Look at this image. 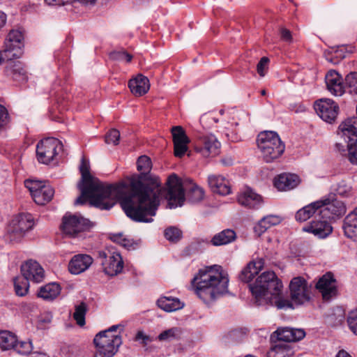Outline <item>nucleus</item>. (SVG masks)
I'll use <instances>...</instances> for the list:
<instances>
[{
	"mask_svg": "<svg viewBox=\"0 0 357 357\" xmlns=\"http://www.w3.org/2000/svg\"><path fill=\"white\" fill-rule=\"evenodd\" d=\"M79 170L82 178L78 184L81 195L75 204H83L89 199L91 206L102 210H108L120 202L128 217L137 222H150L160 204V185L158 182L144 184L133 176L130 184L124 183L105 184L93 177L89 172V164L82 159Z\"/></svg>",
	"mask_w": 357,
	"mask_h": 357,
	"instance_id": "1",
	"label": "nucleus"
},
{
	"mask_svg": "<svg viewBox=\"0 0 357 357\" xmlns=\"http://www.w3.org/2000/svg\"><path fill=\"white\" fill-rule=\"evenodd\" d=\"M249 287L258 305L268 304L278 309H288L294 308V305L304 304L310 299V287L301 277L294 278L290 282L291 301L284 298L282 296V284L273 271L261 273Z\"/></svg>",
	"mask_w": 357,
	"mask_h": 357,
	"instance_id": "2",
	"label": "nucleus"
},
{
	"mask_svg": "<svg viewBox=\"0 0 357 357\" xmlns=\"http://www.w3.org/2000/svg\"><path fill=\"white\" fill-rule=\"evenodd\" d=\"M229 277L222 266L213 265L200 269L192 280V287L206 303H210L228 292Z\"/></svg>",
	"mask_w": 357,
	"mask_h": 357,
	"instance_id": "3",
	"label": "nucleus"
},
{
	"mask_svg": "<svg viewBox=\"0 0 357 357\" xmlns=\"http://www.w3.org/2000/svg\"><path fill=\"white\" fill-rule=\"evenodd\" d=\"M168 192L167 199L169 208H176L181 206L185 200V193L183 188H185L188 192V199L192 203H196L203 199L204 190L193 183L190 178H185L181 181L176 174H171L167 179Z\"/></svg>",
	"mask_w": 357,
	"mask_h": 357,
	"instance_id": "4",
	"label": "nucleus"
},
{
	"mask_svg": "<svg viewBox=\"0 0 357 357\" xmlns=\"http://www.w3.org/2000/svg\"><path fill=\"white\" fill-rule=\"evenodd\" d=\"M338 133L344 143L337 142V150L342 155H348L349 160L357 165V117L347 119L339 126Z\"/></svg>",
	"mask_w": 357,
	"mask_h": 357,
	"instance_id": "5",
	"label": "nucleus"
},
{
	"mask_svg": "<svg viewBox=\"0 0 357 357\" xmlns=\"http://www.w3.org/2000/svg\"><path fill=\"white\" fill-rule=\"evenodd\" d=\"M257 146L266 162H272L278 159L285 149L278 135L273 131L261 132L257 137Z\"/></svg>",
	"mask_w": 357,
	"mask_h": 357,
	"instance_id": "6",
	"label": "nucleus"
},
{
	"mask_svg": "<svg viewBox=\"0 0 357 357\" xmlns=\"http://www.w3.org/2000/svg\"><path fill=\"white\" fill-rule=\"evenodd\" d=\"M34 219L30 213H20L15 217L8 229V236L10 241H19L24 234L33 229Z\"/></svg>",
	"mask_w": 357,
	"mask_h": 357,
	"instance_id": "7",
	"label": "nucleus"
},
{
	"mask_svg": "<svg viewBox=\"0 0 357 357\" xmlns=\"http://www.w3.org/2000/svg\"><path fill=\"white\" fill-rule=\"evenodd\" d=\"M94 344L100 354L106 357L113 356L122 343L119 335L109 333V331H101L93 340Z\"/></svg>",
	"mask_w": 357,
	"mask_h": 357,
	"instance_id": "8",
	"label": "nucleus"
},
{
	"mask_svg": "<svg viewBox=\"0 0 357 357\" xmlns=\"http://www.w3.org/2000/svg\"><path fill=\"white\" fill-rule=\"evenodd\" d=\"M62 148L61 142L54 137L40 140L36 146V157L39 162L48 164L52 161Z\"/></svg>",
	"mask_w": 357,
	"mask_h": 357,
	"instance_id": "9",
	"label": "nucleus"
},
{
	"mask_svg": "<svg viewBox=\"0 0 357 357\" xmlns=\"http://www.w3.org/2000/svg\"><path fill=\"white\" fill-rule=\"evenodd\" d=\"M25 187L29 190L34 202L38 205L49 202L54 194V189L41 181L28 179L24 181Z\"/></svg>",
	"mask_w": 357,
	"mask_h": 357,
	"instance_id": "10",
	"label": "nucleus"
},
{
	"mask_svg": "<svg viewBox=\"0 0 357 357\" xmlns=\"http://www.w3.org/2000/svg\"><path fill=\"white\" fill-rule=\"evenodd\" d=\"M90 227L91 222L88 219L80 215L67 213L62 218L61 229L66 235L74 237L89 229Z\"/></svg>",
	"mask_w": 357,
	"mask_h": 357,
	"instance_id": "11",
	"label": "nucleus"
},
{
	"mask_svg": "<svg viewBox=\"0 0 357 357\" xmlns=\"http://www.w3.org/2000/svg\"><path fill=\"white\" fill-rule=\"evenodd\" d=\"M98 257L101 259V264L107 275L114 276L121 272L123 268V261L119 252H99Z\"/></svg>",
	"mask_w": 357,
	"mask_h": 357,
	"instance_id": "12",
	"label": "nucleus"
},
{
	"mask_svg": "<svg viewBox=\"0 0 357 357\" xmlns=\"http://www.w3.org/2000/svg\"><path fill=\"white\" fill-rule=\"evenodd\" d=\"M197 140L198 144L195 145V149L204 157L215 156L219 153L220 143L215 135L212 134L199 135Z\"/></svg>",
	"mask_w": 357,
	"mask_h": 357,
	"instance_id": "13",
	"label": "nucleus"
},
{
	"mask_svg": "<svg viewBox=\"0 0 357 357\" xmlns=\"http://www.w3.org/2000/svg\"><path fill=\"white\" fill-rule=\"evenodd\" d=\"M338 106L328 98L320 99L314 104V109L317 114L324 121L332 123L337 116Z\"/></svg>",
	"mask_w": 357,
	"mask_h": 357,
	"instance_id": "14",
	"label": "nucleus"
},
{
	"mask_svg": "<svg viewBox=\"0 0 357 357\" xmlns=\"http://www.w3.org/2000/svg\"><path fill=\"white\" fill-rule=\"evenodd\" d=\"M321 202L320 215L322 218L333 219V216H340L345 213L344 204L336 199H325L319 201Z\"/></svg>",
	"mask_w": 357,
	"mask_h": 357,
	"instance_id": "15",
	"label": "nucleus"
},
{
	"mask_svg": "<svg viewBox=\"0 0 357 357\" xmlns=\"http://www.w3.org/2000/svg\"><path fill=\"white\" fill-rule=\"evenodd\" d=\"M23 39L24 36L21 31L12 30L9 32L5 43V50L3 51L6 55H8L9 60L21 54Z\"/></svg>",
	"mask_w": 357,
	"mask_h": 357,
	"instance_id": "16",
	"label": "nucleus"
},
{
	"mask_svg": "<svg viewBox=\"0 0 357 357\" xmlns=\"http://www.w3.org/2000/svg\"><path fill=\"white\" fill-rule=\"evenodd\" d=\"M22 277L29 282L36 283L41 282L45 278V272L43 267L34 260H28L21 265Z\"/></svg>",
	"mask_w": 357,
	"mask_h": 357,
	"instance_id": "17",
	"label": "nucleus"
},
{
	"mask_svg": "<svg viewBox=\"0 0 357 357\" xmlns=\"http://www.w3.org/2000/svg\"><path fill=\"white\" fill-rule=\"evenodd\" d=\"M305 336V332L301 328H294L290 327L278 328L271 335L272 341L276 340L287 342H297Z\"/></svg>",
	"mask_w": 357,
	"mask_h": 357,
	"instance_id": "18",
	"label": "nucleus"
},
{
	"mask_svg": "<svg viewBox=\"0 0 357 357\" xmlns=\"http://www.w3.org/2000/svg\"><path fill=\"white\" fill-rule=\"evenodd\" d=\"M329 220V219L322 218L319 211L318 215L315 216V220L311 222L309 225L303 227V230L312 233L319 238H326L333 231Z\"/></svg>",
	"mask_w": 357,
	"mask_h": 357,
	"instance_id": "19",
	"label": "nucleus"
},
{
	"mask_svg": "<svg viewBox=\"0 0 357 357\" xmlns=\"http://www.w3.org/2000/svg\"><path fill=\"white\" fill-rule=\"evenodd\" d=\"M172 133L174 145V155L176 157L181 158L188 151L190 139L181 126L173 127Z\"/></svg>",
	"mask_w": 357,
	"mask_h": 357,
	"instance_id": "20",
	"label": "nucleus"
},
{
	"mask_svg": "<svg viewBox=\"0 0 357 357\" xmlns=\"http://www.w3.org/2000/svg\"><path fill=\"white\" fill-rule=\"evenodd\" d=\"M317 289L321 293L324 300H329L336 295V280L331 273L324 275L316 284Z\"/></svg>",
	"mask_w": 357,
	"mask_h": 357,
	"instance_id": "21",
	"label": "nucleus"
},
{
	"mask_svg": "<svg viewBox=\"0 0 357 357\" xmlns=\"http://www.w3.org/2000/svg\"><path fill=\"white\" fill-rule=\"evenodd\" d=\"M328 91L334 96H340L345 91L342 76L335 70H329L325 76Z\"/></svg>",
	"mask_w": 357,
	"mask_h": 357,
	"instance_id": "22",
	"label": "nucleus"
},
{
	"mask_svg": "<svg viewBox=\"0 0 357 357\" xmlns=\"http://www.w3.org/2000/svg\"><path fill=\"white\" fill-rule=\"evenodd\" d=\"M93 263V259L88 255L79 254L75 255L69 262L68 270L74 275L79 274L86 270Z\"/></svg>",
	"mask_w": 357,
	"mask_h": 357,
	"instance_id": "23",
	"label": "nucleus"
},
{
	"mask_svg": "<svg viewBox=\"0 0 357 357\" xmlns=\"http://www.w3.org/2000/svg\"><path fill=\"white\" fill-rule=\"evenodd\" d=\"M208 183L214 193L221 195H227L230 193L231 188L229 182L221 175H209L208 177Z\"/></svg>",
	"mask_w": 357,
	"mask_h": 357,
	"instance_id": "24",
	"label": "nucleus"
},
{
	"mask_svg": "<svg viewBox=\"0 0 357 357\" xmlns=\"http://www.w3.org/2000/svg\"><path fill=\"white\" fill-rule=\"evenodd\" d=\"M300 183L296 174H282L275 178L274 185L280 191H287L296 188Z\"/></svg>",
	"mask_w": 357,
	"mask_h": 357,
	"instance_id": "25",
	"label": "nucleus"
},
{
	"mask_svg": "<svg viewBox=\"0 0 357 357\" xmlns=\"http://www.w3.org/2000/svg\"><path fill=\"white\" fill-rule=\"evenodd\" d=\"M342 229L346 237L357 241V208L346 216Z\"/></svg>",
	"mask_w": 357,
	"mask_h": 357,
	"instance_id": "26",
	"label": "nucleus"
},
{
	"mask_svg": "<svg viewBox=\"0 0 357 357\" xmlns=\"http://www.w3.org/2000/svg\"><path fill=\"white\" fill-rule=\"evenodd\" d=\"M128 87L135 96H141L146 93L149 90V80L146 77L139 74L129 81Z\"/></svg>",
	"mask_w": 357,
	"mask_h": 357,
	"instance_id": "27",
	"label": "nucleus"
},
{
	"mask_svg": "<svg viewBox=\"0 0 357 357\" xmlns=\"http://www.w3.org/2000/svg\"><path fill=\"white\" fill-rule=\"evenodd\" d=\"M264 260L259 259L250 261L247 266L242 270L239 276L241 281L245 282H250L255 275H257L264 266Z\"/></svg>",
	"mask_w": 357,
	"mask_h": 357,
	"instance_id": "28",
	"label": "nucleus"
},
{
	"mask_svg": "<svg viewBox=\"0 0 357 357\" xmlns=\"http://www.w3.org/2000/svg\"><path fill=\"white\" fill-rule=\"evenodd\" d=\"M6 73L19 82H24L27 79L26 70L20 61H10L6 65Z\"/></svg>",
	"mask_w": 357,
	"mask_h": 357,
	"instance_id": "29",
	"label": "nucleus"
},
{
	"mask_svg": "<svg viewBox=\"0 0 357 357\" xmlns=\"http://www.w3.org/2000/svg\"><path fill=\"white\" fill-rule=\"evenodd\" d=\"M261 200V197L250 188L241 192L238 197V202L241 205L250 208L255 207Z\"/></svg>",
	"mask_w": 357,
	"mask_h": 357,
	"instance_id": "30",
	"label": "nucleus"
},
{
	"mask_svg": "<svg viewBox=\"0 0 357 357\" xmlns=\"http://www.w3.org/2000/svg\"><path fill=\"white\" fill-rule=\"evenodd\" d=\"M61 293V287L56 282L49 283L40 288L38 297L46 301L55 299Z\"/></svg>",
	"mask_w": 357,
	"mask_h": 357,
	"instance_id": "31",
	"label": "nucleus"
},
{
	"mask_svg": "<svg viewBox=\"0 0 357 357\" xmlns=\"http://www.w3.org/2000/svg\"><path fill=\"white\" fill-rule=\"evenodd\" d=\"M281 220L282 219L280 216L273 215H267L263 218L255 227V231L258 236H260L271 227L278 225Z\"/></svg>",
	"mask_w": 357,
	"mask_h": 357,
	"instance_id": "32",
	"label": "nucleus"
},
{
	"mask_svg": "<svg viewBox=\"0 0 357 357\" xmlns=\"http://www.w3.org/2000/svg\"><path fill=\"white\" fill-rule=\"evenodd\" d=\"M158 305L166 312H173L181 309L183 304L179 299L174 297H161L157 301Z\"/></svg>",
	"mask_w": 357,
	"mask_h": 357,
	"instance_id": "33",
	"label": "nucleus"
},
{
	"mask_svg": "<svg viewBox=\"0 0 357 357\" xmlns=\"http://www.w3.org/2000/svg\"><path fill=\"white\" fill-rule=\"evenodd\" d=\"M236 233L232 229H225L216 234L211 239V243L215 246L229 244L236 239Z\"/></svg>",
	"mask_w": 357,
	"mask_h": 357,
	"instance_id": "34",
	"label": "nucleus"
},
{
	"mask_svg": "<svg viewBox=\"0 0 357 357\" xmlns=\"http://www.w3.org/2000/svg\"><path fill=\"white\" fill-rule=\"evenodd\" d=\"M321 202H316L312 203L307 206H305L303 208L298 210L296 214V219L299 222H304L308 220L312 215H313L317 210H320Z\"/></svg>",
	"mask_w": 357,
	"mask_h": 357,
	"instance_id": "35",
	"label": "nucleus"
},
{
	"mask_svg": "<svg viewBox=\"0 0 357 357\" xmlns=\"http://www.w3.org/2000/svg\"><path fill=\"white\" fill-rule=\"evenodd\" d=\"M17 336L8 331L0 332V348L3 350L13 349L17 342Z\"/></svg>",
	"mask_w": 357,
	"mask_h": 357,
	"instance_id": "36",
	"label": "nucleus"
},
{
	"mask_svg": "<svg viewBox=\"0 0 357 357\" xmlns=\"http://www.w3.org/2000/svg\"><path fill=\"white\" fill-rule=\"evenodd\" d=\"M183 334L182 329L178 327H173L160 333L158 340L162 342H171L179 340Z\"/></svg>",
	"mask_w": 357,
	"mask_h": 357,
	"instance_id": "37",
	"label": "nucleus"
},
{
	"mask_svg": "<svg viewBox=\"0 0 357 357\" xmlns=\"http://www.w3.org/2000/svg\"><path fill=\"white\" fill-rule=\"evenodd\" d=\"M14 287L17 296H24L28 293L29 282L22 276H17L14 278Z\"/></svg>",
	"mask_w": 357,
	"mask_h": 357,
	"instance_id": "38",
	"label": "nucleus"
},
{
	"mask_svg": "<svg viewBox=\"0 0 357 357\" xmlns=\"http://www.w3.org/2000/svg\"><path fill=\"white\" fill-rule=\"evenodd\" d=\"M86 311L87 306L84 302H82L75 306L73 318L79 326H83L85 324V315Z\"/></svg>",
	"mask_w": 357,
	"mask_h": 357,
	"instance_id": "39",
	"label": "nucleus"
},
{
	"mask_svg": "<svg viewBox=\"0 0 357 357\" xmlns=\"http://www.w3.org/2000/svg\"><path fill=\"white\" fill-rule=\"evenodd\" d=\"M334 190L337 195L343 197H349L353 195V188L345 181H341L336 184Z\"/></svg>",
	"mask_w": 357,
	"mask_h": 357,
	"instance_id": "40",
	"label": "nucleus"
},
{
	"mask_svg": "<svg viewBox=\"0 0 357 357\" xmlns=\"http://www.w3.org/2000/svg\"><path fill=\"white\" fill-rule=\"evenodd\" d=\"M351 94H357V73L354 72L345 77V90Z\"/></svg>",
	"mask_w": 357,
	"mask_h": 357,
	"instance_id": "41",
	"label": "nucleus"
},
{
	"mask_svg": "<svg viewBox=\"0 0 357 357\" xmlns=\"http://www.w3.org/2000/svg\"><path fill=\"white\" fill-rule=\"evenodd\" d=\"M291 354L290 349L276 345L268 352V357H290Z\"/></svg>",
	"mask_w": 357,
	"mask_h": 357,
	"instance_id": "42",
	"label": "nucleus"
},
{
	"mask_svg": "<svg viewBox=\"0 0 357 357\" xmlns=\"http://www.w3.org/2000/svg\"><path fill=\"white\" fill-rule=\"evenodd\" d=\"M137 169L142 174H146L149 173L151 169V159L146 155H142L137 160Z\"/></svg>",
	"mask_w": 357,
	"mask_h": 357,
	"instance_id": "43",
	"label": "nucleus"
},
{
	"mask_svg": "<svg viewBox=\"0 0 357 357\" xmlns=\"http://www.w3.org/2000/svg\"><path fill=\"white\" fill-rule=\"evenodd\" d=\"M18 354L22 355H27L31 353L33 349L32 343L30 341L27 342H18L15 343V347L13 349Z\"/></svg>",
	"mask_w": 357,
	"mask_h": 357,
	"instance_id": "44",
	"label": "nucleus"
},
{
	"mask_svg": "<svg viewBox=\"0 0 357 357\" xmlns=\"http://www.w3.org/2000/svg\"><path fill=\"white\" fill-rule=\"evenodd\" d=\"M165 238L172 242H176L181 238V231L176 227H171L165 231Z\"/></svg>",
	"mask_w": 357,
	"mask_h": 357,
	"instance_id": "45",
	"label": "nucleus"
},
{
	"mask_svg": "<svg viewBox=\"0 0 357 357\" xmlns=\"http://www.w3.org/2000/svg\"><path fill=\"white\" fill-rule=\"evenodd\" d=\"M120 139V132L116 129L110 130L105 136V142L108 144L117 145Z\"/></svg>",
	"mask_w": 357,
	"mask_h": 357,
	"instance_id": "46",
	"label": "nucleus"
},
{
	"mask_svg": "<svg viewBox=\"0 0 357 357\" xmlns=\"http://www.w3.org/2000/svg\"><path fill=\"white\" fill-rule=\"evenodd\" d=\"M269 59L268 57L264 56L261 59L257 66V70L261 77H264L268 70Z\"/></svg>",
	"mask_w": 357,
	"mask_h": 357,
	"instance_id": "47",
	"label": "nucleus"
},
{
	"mask_svg": "<svg viewBox=\"0 0 357 357\" xmlns=\"http://www.w3.org/2000/svg\"><path fill=\"white\" fill-rule=\"evenodd\" d=\"M347 322L350 330L357 335V310L350 313Z\"/></svg>",
	"mask_w": 357,
	"mask_h": 357,
	"instance_id": "48",
	"label": "nucleus"
},
{
	"mask_svg": "<svg viewBox=\"0 0 357 357\" xmlns=\"http://www.w3.org/2000/svg\"><path fill=\"white\" fill-rule=\"evenodd\" d=\"M111 57L113 59L119 61H126V62H130L132 56L126 52H114L111 54Z\"/></svg>",
	"mask_w": 357,
	"mask_h": 357,
	"instance_id": "49",
	"label": "nucleus"
},
{
	"mask_svg": "<svg viewBox=\"0 0 357 357\" xmlns=\"http://www.w3.org/2000/svg\"><path fill=\"white\" fill-rule=\"evenodd\" d=\"M10 121L9 114L6 108L0 105V128L5 127Z\"/></svg>",
	"mask_w": 357,
	"mask_h": 357,
	"instance_id": "50",
	"label": "nucleus"
},
{
	"mask_svg": "<svg viewBox=\"0 0 357 357\" xmlns=\"http://www.w3.org/2000/svg\"><path fill=\"white\" fill-rule=\"evenodd\" d=\"M135 340L138 341H141V344L144 346H146L149 342H151V338L149 336L145 335L143 332L139 331L135 337Z\"/></svg>",
	"mask_w": 357,
	"mask_h": 357,
	"instance_id": "51",
	"label": "nucleus"
},
{
	"mask_svg": "<svg viewBox=\"0 0 357 357\" xmlns=\"http://www.w3.org/2000/svg\"><path fill=\"white\" fill-rule=\"evenodd\" d=\"M280 36L282 40L288 43H291L292 41V36L291 31L286 28H281L280 29Z\"/></svg>",
	"mask_w": 357,
	"mask_h": 357,
	"instance_id": "52",
	"label": "nucleus"
},
{
	"mask_svg": "<svg viewBox=\"0 0 357 357\" xmlns=\"http://www.w3.org/2000/svg\"><path fill=\"white\" fill-rule=\"evenodd\" d=\"M50 5L61 6L74 3V0H45Z\"/></svg>",
	"mask_w": 357,
	"mask_h": 357,
	"instance_id": "53",
	"label": "nucleus"
},
{
	"mask_svg": "<svg viewBox=\"0 0 357 357\" xmlns=\"http://www.w3.org/2000/svg\"><path fill=\"white\" fill-rule=\"evenodd\" d=\"M114 241L118 242L119 243L122 245L123 247L129 246L128 241H127L125 238L121 239V236H116L115 238H114Z\"/></svg>",
	"mask_w": 357,
	"mask_h": 357,
	"instance_id": "54",
	"label": "nucleus"
},
{
	"mask_svg": "<svg viewBox=\"0 0 357 357\" xmlns=\"http://www.w3.org/2000/svg\"><path fill=\"white\" fill-rule=\"evenodd\" d=\"M96 0H74V3L79 2L83 5H93L95 3Z\"/></svg>",
	"mask_w": 357,
	"mask_h": 357,
	"instance_id": "55",
	"label": "nucleus"
},
{
	"mask_svg": "<svg viewBox=\"0 0 357 357\" xmlns=\"http://www.w3.org/2000/svg\"><path fill=\"white\" fill-rule=\"evenodd\" d=\"M6 22V15L4 13L0 11V29L4 26Z\"/></svg>",
	"mask_w": 357,
	"mask_h": 357,
	"instance_id": "56",
	"label": "nucleus"
},
{
	"mask_svg": "<svg viewBox=\"0 0 357 357\" xmlns=\"http://www.w3.org/2000/svg\"><path fill=\"white\" fill-rule=\"evenodd\" d=\"M31 357H50L45 353L43 352H33L31 355Z\"/></svg>",
	"mask_w": 357,
	"mask_h": 357,
	"instance_id": "57",
	"label": "nucleus"
},
{
	"mask_svg": "<svg viewBox=\"0 0 357 357\" xmlns=\"http://www.w3.org/2000/svg\"><path fill=\"white\" fill-rule=\"evenodd\" d=\"M336 357H351V356L344 350H341L337 353V354L336 355Z\"/></svg>",
	"mask_w": 357,
	"mask_h": 357,
	"instance_id": "58",
	"label": "nucleus"
},
{
	"mask_svg": "<svg viewBox=\"0 0 357 357\" xmlns=\"http://www.w3.org/2000/svg\"><path fill=\"white\" fill-rule=\"evenodd\" d=\"M222 162L225 165H231L233 163L231 158H226L222 160Z\"/></svg>",
	"mask_w": 357,
	"mask_h": 357,
	"instance_id": "59",
	"label": "nucleus"
},
{
	"mask_svg": "<svg viewBox=\"0 0 357 357\" xmlns=\"http://www.w3.org/2000/svg\"><path fill=\"white\" fill-rule=\"evenodd\" d=\"M118 328V326H112L110 327L108 330L106 331H109V333H112L113 331H115L116 328Z\"/></svg>",
	"mask_w": 357,
	"mask_h": 357,
	"instance_id": "60",
	"label": "nucleus"
},
{
	"mask_svg": "<svg viewBox=\"0 0 357 357\" xmlns=\"http://www.w3.org/2000/svg\"><path fill=\"white\" fill-rule=\"evenodd\" d=\"M103 356H104L103 354H100V353L98 352V354H96L95 355L94 357H103Z\"/></svg>",
	"mask_w": 357,
	"mask_h": 357,
	"instance_id": "61",
	"label": "nucleus"
},
{
	"mask_svg": "<svg viewBox=\"0 0 357 357\" xmlns=\"http://www.w3.org/2000/svg\"><path fill=\"white\" fill-rule=\"evenodd\" d=\"M40 195L42 197H45L44 195L45 194H43V190H40Z\"/></svg>",
	"mask_w": 357,
	"mask_h": 357,
	"instance_id": "62",
	"label": "nucleus"
},
{
	"mask_svg": "<svg viewBox=\"0 0 357 357\" xmlns=\"http://www.w3.org/2000/svg\"><path fill=\"white\" fill-rule=\"evenodd\" d=\"M261 94L262 96L266 95V91H265V90H262V91H261Z\"/></svg>",
	"mask_w": 357,
	"mask_h": 357,
	"instance_id": "63",
	"label": "nucleus"
}]
</instances>
